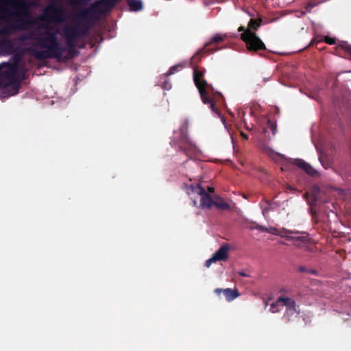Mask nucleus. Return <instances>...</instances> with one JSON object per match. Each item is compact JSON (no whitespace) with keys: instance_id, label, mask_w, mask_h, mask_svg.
Listing matches in <instances>:
<instances>
[{"instance_id":"nucleus-1","label":"nucleus","mask_w":351,"mask_h":351,"mask_svg":"<svg viewBox=\"0 0 351 351\" xmlns=\"http://www.w3.org/2000/svg\"><path fill=\"white\" fill-rule=\"evenodd\" d=\"M121 0H98L88 8L81 9L75 15L76 23L66 25L62 29V35L66 39L68 53L73 56L76 53L75 46L79 38L88 34L90 28L99 22L101 17L112 11Z\"/></svg>"},{"instance_id":"nucleus-2","label":"nucleus","mask_w":351,"mask_h":351,"mask_svg":"<svg viewBox=\"0 0 351 351\" xmlns=\"http://www.w3.org/2000/svg\"><path fill=\"white\" fill-rule=\"evenodd\" d=\"M35 46L44 51L30 49V53L38 60L57 59L61 60L66 48L63 47L58 40V32L36 29Z\"/></svg>"},{"instance_id":"nucleus-3","label":"nucleus","mask_w":351,"mask_h":351,"mask_svg":"<svg viewBox=\"0 0 351 351\" xmlns=\"http://www.w3.org/2000/svg\"><path fill=\"white\" fill-rule=\"evenodd\" d=\"M193 81L199 93L202 101L205 104H209L211 110L220 115V112L215 106V101L218 97L223 98L221 93H215L214 87L205 80L204 69H199L197 66H193Z\"/></svg>"},{"instance_id":"nucleus-4","label":"nucleus","mask_w":351,"mask_h":351,"mask_svg":"<svg viewBox=\"0 0 351 351\" xmlns=\"http://www.w3.org/2000/svg\"><path fill=\"white\" fill-rule=\"evenodd\" d=\"M18 71L19 66L16 63L0 64V88L3 90L9 88V95H15L18 92L19 87Z\"/></svg>"},{"instance_id":"nucleus-5","label":"nucleus","mask_w":351,"mask_h":351,"mask_svg":"<svg viewBox=\"0 0 351 351\" xmlns=\"http://www.w3.org/2000/svg\"><path fill=\"white\" fill-rule=\"evenodd\" d=\"M262 22L261 18L251 19L245 33L241 34V40L246 44L247 49L250 51L266 50L265 44L256 33Z\"/></svg>"},{"instance_id":"nucleus-6","label":"nucleus","mask_w":351,"mask_h":351,"mask_svg":"<svg viewBox=\"0 0 351 351\" xmlns=\"http://www.w3.org/2000/svg\"><path fill=\"white\" fill-rule=\"evenodd\" d=\"M28 7L24 0H0V14L3 16H25Z\"/></svg>"},{"instance_id":"nucleus-7","label":"nucleus","mask_w":351,"mask_h":351,"mask_svg":"<svg viewBox=\"0 0 351 351\" xmlns=\"http://www.w3.org/2000/svg\"><path fill=\"white\" fill-rule=\"evenodd\" d=\"M226 38V35H221L219 34H215L209 43H207L204 45L203 49H201L191 58V65L193 68V66H197V62L202 58V56L204 53H214L215 51H218L221 48L218 47V44L221 43V42L224 41Z\"/></svg>"},{"instance_id":"nucleus-8","label":"nucleus","mask_w":351,"mask_h":351,"mask_svg":"<svg viewBox=\"0 0 351 351\" xmlns=\"http://www.w3.org/2000/svg\"><path fill=\"white\" fill-rule=\"evenodd\" d=\"M65 8L56 5V1H52L44 9L42 20L50 23H62L65 16Z\"/></svg>"},{"instance_id":"nucleus-9","label":"nucleus","mask_w":351,"mask_h":351,"mask_svg":"<svg viewBox=\"0 0 351 351\" xmlns=\"http://www.w3.org/2000/svg\"><path fill=\"white\" fill-rule=\"evenodd\" d=\"M192 192L199 194L201 197L199 206L202 208H210L214 206V202L210 193H208L200 183L196 184L195 186L191 185Z\"/></svg>"},{"instance_id":"nucleus-10","label":"nucleus","mask_w":351,"mask_h":351,"mask_svg":"<svg viewBox=\"0 0 351 351\" xmlns=\"http://www.w3.org/2000/svg\"><path fill=\"white\" fill-rule=\"evenodd\" d=\"M16 51V48L12 39L8 38H0V54L12 55Z\"/></svg>"},{"instance_id":"nucleus-11","label":"nucleus","mask_w":351,"mask_h":351,"mask_svg":"<svg viewBox=\"0 0 351 351\" xmlns=\"http://www.w3.org/2000/svg\"><path fill=\"white\" fill-rule=\"evenodd\" d=\"M184 139L186 142L184 144L179 145V149L185 153L187 156L191 157L195 156L197 152V147L189 138L186 139L184 138Z\"/></svg>"},{"instance_id":"nucleus-12","label":"nucleus","mask_w":351,"mask_h":351,"mask_svg":"<svg viewBox=\"0 0 351 351\" xmlns=\"http://www.w3.org/2000/svg\"><path fill=\"white\" fill-rule=\"evenodd\" d=\"M188 123L187 121H185L179 129L178 133H176L177 135L174 136V142L178 144L179 147L180 144H184L186 141L184 138L189 139L187 135Z\"/></svg>"},{"instance_id":"nucleus-13","label":"nucleus","mask_w":351,"mask_h":351,"mask_svg":"<svg viewBox=\"0 0 351 351\" xmlns=\"http://www.w3.org/2000/svg\"><path fill=\"white\" fill-rule=\"evenodd\" d=\"M292 162L293 165L300 167L308 176H315L317 173V171L311 165L302 159H295Z\"/></svg>"},{"instance_id":"nucleus-14","label":"nucleus","mask_w":351,"mask_h":351,"mask_svg":"<svg viewBox=\"0 0 351 351\" xmlns=\"http://www.w3.org/2000/svg\"><path fill=\"white\" fill-rule=\"evenodd\" d=\"M288 241H291L293 244L297 247H301L309 241V235L307 233H302L301 236L285 235Z\"/></svg>"},{"instance_id":"nucleus-15","label":"nucleus","mask_w":351,"mask_h":351,"mask_svg":"<svg viewBox=\"0 0 351 351\" xmlns=\"http://www.w3.org/2000/svg\"><path fill=\"white\" fill-rule=\"evenodd\" d=\"M229 250L230 246L228 244L226 243L221 245L219 249L213 254L216 262L228 260Z\"/></svg>"},{"instance_id":"nucleus-16","label":"nucleus","mask_w":351,"mask_h":351,"mask_svg":"<svg viewBox=\"0 0 351 351\" xmlns=\"http://www.w3.org/2000/svg\"><path fill=\"white\" fill-rule=\"evenodd\" d=\"M215 293L217 294H220L221 293H223L224 296L226 297V300L228 301L233 300L234 299L237 298L239 295V293L237 289H232L230 288L226 289H221V288H217L215 289Z\"/></svg>"},{"instance_id":"nucleus-17","label":"nucleus","mask_w":351,"mask_h":351,"mask_svg":"<svg viewBox=\"0 0 351 351\" xmlns=\"http://www.w3.org/2000/svg\"><path fill=\"white\" fill-rule=\"evenodd\" d=\"M278 302H280L281 306H286L287 311L291 314L297 313L295 302L292 298L280 297L278 298Z\"/></svg>"},{"instance_id":"nucleus-18","label":"nucleus","mask_w":351,"mask_h":351,"mask_svg":"<svg viewBox=\"0 0 351 351\" xmlns=\"http://www.w3.org/2000/svg\"><path fill=\"white\" fill-rule=\"evenodd\" d=\"M126 2L131 12H138L143 8L141 0H126Z\"/></svg>"},{"instance_id":"nucleus-19","label":"nucleus","mask_w":351,"mask_h":351,"mask_svg":"<svg viewBox=\"0 0 351 351\" xmlns=\"http://www.w3.org/2000/svg\"><path fill=\"white\" fill-rule=\"evenodd\" d=\"M214 206L222 210H229L230 209V206L228 203L226 202L223 197H217L214 199Z\"/></svg>"},{"instance_id":"nucleus-20","label":"nucleus","mask_w":351,"mask_h":351,"mask_svg":"<svg viewBox=\"0 0 351 351\" xmlns=\"http://www.w3.org/2000/svg\"><path fill=\"white\" fill-rule=\"evenodd\" d=\"M36 29L30 30L29 32L21 34L19 36L18 40L21 42L25 40H33L35 44Z\"/></svg>"},{"instance_id":"nucleus-21","label":"nucleus","mask_w":351,"mask_h":351,"mask_svg":"<svg viewBox=\"0 0 351 351\" xmlns=\"http://www.w3.org/2000/svg\"><path fill=\"white\" fill-rule=\"evenodd\" d=\"M273 234L280 236L287 240V237L284 235H290L291 234H298V232L282 228L280 230H276L275 232H272Z\"/></svg>"},{"instance_id":"nucleus-22","label":"nucleus","mask_w":351,"mask_h":351,"mask_svg":"<svg viewBox=\"0 0 351 351\" xmlns=\"http://www.w3.org/2000/svg\"><path fill=\"white\" fill-rule=\"evenodd\" d=\"M280 302H278V298L276 300V302L273 303L270 306V311L271 313H278L280 311L281 308Z\"/></svg>"},{"instance_id":"nucleus-23","label":"nucleus","mask_w":351,"mask_h":351,"mask_svg":"<svg viewBox=\"0 0 351 351\" xmlns=\"http://www.w3.org/2000/svg\"><path fill=\"white\" fill-rule=\"evenodd\" d=\"M182 65L181 64H177L170 67L169 70L167 72V75H173L174 73L180 71V69H182Z\"/></svg>"},{"instance_id":"nucleus-24","label":"nucleus","mask_w":351,"mask_h":351,"mask_svg":"<svg viewBox=\"0 0 351 351\" xmlns=\"http://www.w3.org/2000/svg\"><path fill=\"white\" fill-rule=\"evenodd\" d=\"M267 128L271 130L273 134L275 135L276 133V125L274 123H273V121H271L270 119H268L267 121Z\"/></svg>"},{"instance_id":"nucleus-25","label":"nucleus","mask_w":351,"mask_h":351,"mask_svg":"<svg viewBox=\"0 0 351 351\" xmlns=\"http://www.w3.org/2000/svg\"><path fill=\"white\" fill-rule=\"evenodd\" d=\"M216 262L215 261V256L214 255L210 257L208 260L204 262V266L206 267H209L211 266V265L213 264V263H215Z\"/></svg>"},{"instance_id":"nucleus-26","label":"nucleus","mask_w":351,"mask_h":351,"mask_svg":"<svg viewBox=\"0 0 351 351\" xmlns=\"http://www.w3.org/2000/svg\"><path fill=\"white\" fill-rule=\"evenodd\" d=\"M71 4H84L90 0H69Z\"/></svg>"},{"instance_id":"nucleus-27","label":"nucleus","mask_w":351,"mask_h":351,"mask_svg":"<svg viewBox=\"0 0 351 351\" xmlns=\"http://www.w3.org/2000/svg\"><path fill=\"white\" fill-rule=\"evenodd\" d=\"M325 42L329 45H334L335 43V39L330 37H325Z\"/></svg>"},{"instance_id":"nucleus-28","label":"nucleus","mask_w":351,"mask_h":351,"mask_svg":"<svg viewBox=\"0 0 351 351\" xmlns=\"http://www.w3.org/2000/svg\"><path fill=\"white\" fill-rule=\"evenodd\" d=\"M308 274H311L313 276H319V272L317 270H315V269H308Z\"/></svg>"},{"instance_id":"nucleus-29","label":"nucleus","mask_w":351,"mask_h":351,"mask_svg":"<svg viewBox=\"0 0 351 351\" xmlns=\"http://www.w3.org/2000/svg\"><path fill=\"white\" fill-rule=\"evenodd\" d=\"M299 271L300 272H303V273H306V274L308 273V269L305 266H300L299 267Z\"/></svg>"},{"instance_id":"nucleus-30","label":"nucleus","mask_w":351,"mask_h":351,"mask_svg":"<svg viewBox=\"0 0 351 351\" xmlns=\"http://www.w3.org/2000/svg\"><path fill=\"white\" fill-rule=\"evenodd\" d=\"M283 158H284V156H283V155H281V154H276L274 157V159L276 161H280L281 160H283Z\"/></svg>"},{"instance_id":"nucleus-31","label":"nucleus","mask_w":351,"mask_h":351,"mask_svg":"<svg viewBox=\"0 0 351 351\" xmlns=\"http://www.w3.org/2000/svg\"><path fill=\"white\" fill-rule=\"evenodd\" d=\"M238 274L243 277H249L250 276L248 274H247L244 271H239Z\"/></svg>"},{"instance_id":"nucleus-32","label":"nucleus","mask_w":351,"mask_h":351,"mask_svg":"<svg viewBox=\"0 0 351 351\" xmlns=\"http://www.w3.org/2000/svg\"><path fill=\"white\" fill-rule=\"evenodd\" d=\"M312 217L313 219L315 221H319V219H318L317 217V215L316 214V212H315L314 213H312Z\"/></svg>"},{"instance_id":"nucleus-33","label":"nucleus","mask_w":351,"mask_h":351,"mask_svg":"<svg viewBox=\"0 0 351 351\" xmlns=\"http://www.w3.org/2000/svg\"><path fill=\"white\" fill-rule=\"evenodd\" d=\"M344 48L348 51V53L351 54V45H346Z\"/></svg>"},{"instance_id":"nucleus-34","label":"nucleus","mask_w":351,"mask_h":351,"mask_svg":"<svg viewBox=\"0 0 351 351\" xmlns=\"http://www.w3.org/2000/svg\"><path fill=\"white\" fill-rule=\"evenodd\" d=\"M245 30H246V28H245V27H243V26H241V27H239L238 28V32H239L245 33Z\"/></svg>"},{"instance_id":"nucleus-35","label":"nucleus","mask_w":351,"mask_h":351,"mask_svg":"<svg viewBox=\"0 0 351 351\" xmlns=\"http://www.w3.org/2000/svg\"><path fill=\"white\" fill-rule=\"evenodd\" d=\"M215 192V188L213 187H211V186H208V193H214Z\"/></svg>"},{"instance_id":"nucleus-36","label":"nucleus","mask_w":351,"mask_h":351,"mask_svg":"<svg viewBox=\"0 0 351 351\" xmlns=\"http://www.w3.org/2000/svg\"><path fill=\"white\" fill-rule=\"evenodd\" d=\"M313 6H314V5H313V4H312V3H308V4L307 5V6H306V10H307V11H310V9H311V8H313Z\"/></svg>"},{"instance_id":"nucleus-37","label":"nucleus","mask_w":351,"mask_h":351,"mask_svg":"<svg viewBox=\"0 0 351 351\" xmlns=\"http://www.w3.org/2000/svg\"><path fill=\"white\" fill-rule=\"evenodd\" d=\"M241 136H243V138L244 139H247V138H248V136H247V134H245V133H243V132H241Z\"/></svg>"},{"instance_id":"nucleus-38","label":"nucleus","mask_w":351,"mask_h":351,"mask_svg":"<svg viewBox=\"0 0 351 351\" xmlns=\"http://www.w3.org/2000/svg\"><path fill=\"white\" fill-rule=\"evenodd\" d=\"M269 208H265L263 210V213L264 215H265V213H268L269 212Z\"/></svg>"},{"instance_id":"nucleus-39","label":"nucleus","mask_w":351,"mask_h":351,"mask_svg":"<svg viewBox=\"0 0 351 351\" xmlns=\"http://www.w3.org/2000/svg\"><path fill=\"white\" fill-rule=\"evenodd\" d=\"M287 189L291 190V191H294V190H295V189L293 187H292L291 186H290V185H288L287 186Z\"/></svg>"},{"instance_id":"nucleus-40","label":"nucleus","mask_w":351,"mask_h":351,"mask_svg":"<svg viewBox=\"0 0 351 351\" xmlns=\"http://www.w3.org/2000/svg\"><path fill=\"white\" fill-rule=\"evenodd\" d=\"M328 227H329V224H328V223L327 222V223H325V227L324 228V229L325 230H328Z\"/></svg>"},{"instance_id":"nucleus-41","label":"nucleus","mask_w":351,"mask_h":351,"mask_svg":"<svg viewBox=\"0 0 351 351\" xmlns=\"http://www.w3.org/2000/svg\"><path fill=\"white\" fill-rule=\"evenodd\" d=\"M193 206H197V201H193Z\"/></svg>"},{"instance_id":"nucleus-42","label":"nucleus","mask_w":351,"mask_h":351,"mask_svg":"<svg viewBox=\"0 0 351 351\" xmlns=\"http://www.w3.org/2000/svg\"><path fill=\"white\" fill-rule=\"evenodd\" d=\"M308 250L311 251V252H313V249L312 248H308Z\"/></svg>"}]
</instances>
